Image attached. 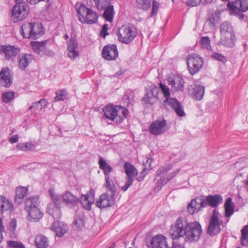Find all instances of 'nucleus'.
Returning a JSON list of instances; mask_svg holds the SVG:
<instances>
[{
  "label": "nucleus",
  "instance_id": "nucleus-1",
  "mask_svg": "<svg viewBox=\"0 0 248 248\" xmlns=\"http://www.w3.org/2000/svg\"><path fill=\"white\" fill-rule=\"evenodd\" d=\"M104 116L116 123H121L126 117L128 110L120 106L107 105L103 109Z\"/></svg>",
  "mask_w": 248,
  "mask_h": 248
},
{
  "label": "nucleus",
  "instance_id": "nucleus-2",
  "mask_svg": "<svg viewBox=\"0 0 248 248\" xmlns=\"http://www.w3.org/2000/svg\"><path fill=\"white\" fill-rule=\"evenodd\" d=\"M220 41L227 47H232L236 41L233 27L229 22L225 21L220 26Z\"/></svg>",
  "mask_w": 248,
  "mask_h": 248
},
{
  "label": "nucleus",
  "instance_id": "nucleus-3",
  "mask_svg": "<svg viewBox=\"0 0 248 248\" xmlns=\"http://www.w3.org/2000/svg\"><path fill=\"white\" fill-rule=\"evenodd\" d=\"M159 88L164 97H165V105H168L171 107L178 116H184L185 113L183 107L176 99L170 97V88L162 82L159 83Z\"/></svg>",
  "mask_w": 248,
  "mask_h": 248
},
{
  "label": "nucleus",
  "instance_id": "nucleus-4",
  "mask_svg": "<svg viewBox=\"0 0 248 248\" xmlns=\"http://www.w3.org/2000/svg\"><path fill=\"white\" fill-rule=\"evenodd\" d=\"M190 223L185 217L178 218L171 227L170 233L171 238L173 240L179 239L181 237L184 238Z\"/></svg>",
  "mask_w": 248,
  "mask_h": 248
},
{
  "label": "nucleus",
  "instance_id": "nucleus-5",
  "mask_svg": "<svg viewBox=\"0 0 248 248\" xmlns=\"http://www.w3.org/2000/svg\"><path fill=\"white\" fill-rule=\"evenodd\" d=\"M77 11L78 19L81 23L93 24L97 22V14L85 5H80L78 7L77 6Z\"/></svg>",
  "mask_w": 248,
  "mask_h": 248
},
{
  "label": "nucleus",
  "instance_id": "nucleus-6",
  "mask_svg": "<svg viewBox=\"0 0 248 248\" xmlns=\"http://www.w3.org/2000/svg\"><path fill=\"white\" fill-rule=\"evenodd\" d=\"M221 215L218 210L214 209L210 218L207 233L211 236L218 234L221 231V226L223 221L220 218Z\"/></svg>",
  "mask_w": 248,
  "mask_h": 248
},
{
  "label": "nucleus",
  "instance_id": "nucleus-7",
  "mask_svg": "<svg viewBox=\"0 0 248 248\" xmlns=\"http://www.w3.org/2000/svg\"><path fill=\"white\" fill-rule=\"evenodd\" d=\"M118 40L123 43H131L137 36L135 28L131 25L122 26L117 32Z\"/></svg>",
  "mask_w": 248,
  "mask_h": 248
},
{
  "label": "nucleus",
  "instance_id": "nucleus-8",
  "mask_svg": "<svg viewBox=\"0 0 248 248\" xmlns=\"http://www.w3.org/2000/svg\"><path fill=\"white\" fill-rule=\"evenodd\" d=\"M188 70L189 73L193 75L197 73L202 66L203 61L198 54L192 53L186 59Z\"/></svg>",
  "mask_w": 248,
  "mask_h": 248
},
{
  "label": "nucleus",
  "instance_id": "nucleus-9",
  "mask_svg": "<svg viewBox=\"0 0 248 248\" xmlns=\"http://www.w3.org/2000/svg\"><path fill=\"white\" fill-rule=\"evenodd\" d=\"M184 237L185 241L193 242L198 241L202 233L200 224L196 221L191 222L187 232Z\"/></svg>",
  "mask_w": 248,
  "mask_h": 248
},
{
  "label": "nucleus",
  "instance_id": "nucleus-10",
  "mask_svg": "<svg viewBox=\"0 0 248 248\" xmlns=\"http://www.w3.org/2000/svg\"><path fill=\"white\" fill-rule=\"evenodd\" d=\"M124 172L126 174L124 185L121 187V189L125 191L132 184L134 178L137 175L138 171L135 167L130 163L126 162L124 165Z\"/></svg>",
  "mask_w": 248,
  "mask_h": 248
},
{
  "label": "nucleus",
  "instance_id": "nucleus-11",
  "mask_svg": "<svg viewBox=\"0 0 248 248\" xmlns=\"http://www.w3.org/2000/svg\"><path fill=\"white\" fill-rule=\"evenodd\" d=\"M227 6L232 15H236L240 12H245L248 10V2L245 0H235L232 2H229Z\"/></svg>",
  "mask_w": 248,
  "mask_h": 248
},
{
  "label": "nucleus",
  "instance_id": "nucleus-12",
  "mask_svg": "<svg viewBox=\"0 0 248 248\" xmlns=\"http://www.w3.org/2000/svg\"><path fill=\"white\" fill-rule=\"evenodd\" d=\"M114 195L107 191L100 196L95 202V205L99 208H105L112 206L114 204Z\"/></svg>",
  "mask_w": 248,
  "mask_h": 248
},
{
  "label": "nucleus",
  "instance_id": "nucleus-13",
  "mask_svg": "<svg viewBox=\"0 0 248 248\" xmlns=\"http://www.w3.org/2000/svg\"><path fill=\"white\" fill-rule=\"evenodd\" d=\"M27 7L28 5L15 4L12 11V16L15 23L23 20L27 16Z\"/></svg>",
  "mask_w": 248,
  "mask_h": 248
},
{
  "label": "nucleus",
  "instance_id": "nucleus-14",
  "mask_svg": "<svg viewBox=\"0 0 248 248\" xmlns=\"http://www.w3.org/2000/svg\"><path fill=\"white\" fill-rule=\"evenodd\" d=\"M206 206H207V202L205 199L198 197L191 201L187 205V210L190 214L192 215L195 212H199Z\"/></svg>",
  "mask_w": 248,
  "mask_h": 248
},
{
  "label": "nucleus",
  "instance_id": "nucleus-15",
  "mask_svg": "<svg viewBox=\"0 0 248 248\" xmlns=\"http://www.w3.org/2000/svg\"><path fill=\"white\" fill-rule=\"evenodd\" d=\"M168 130L166 121L165 120H156L149 127L150 132L154 135H159Z\"/></svg>",
  "mask_w": 248,
  "mask_h": 248
},
{
  "label": "nucleus",
  "instance_id": "nucleus-16",
  "mask_svg": "<svg viewBox=\"0 0 248 248\" xmlns=\"http://www.w3.org/2000/svg\"><path fill=\"white\" fill-rule=\"evenodd\" d=\"M168 84L174 91L182 92L184 91L185 81L183 78L179 75L168 77Z\"/></svg>",
  "mask_w": 248,
  "mask_h": 248
},
{
  "label": "nucleus",
  "instance_id": "nucleus-17",
  "mask_svg": "<svg viewBox=\"0 0 248 248\" xmlns=\"http://www.w3.org/2000/svg\"><path fill=\"white\" fill-rule=\"evenodd\" d=\"M60 201L63 202L66 206L73 208L76 206L79 202L78 198L69 191H66L62 194L60 195Z\"/></svg>",
  "mask_w": 248,
  "mask_h": 248
},
{
  "label": "nucleus",
  "instance_id": "nucleus-18",
  "mask_svg": "<svg viewBox=\"0 0 248 248\" xmlns=\"http://www.w3.org/2000/svg\"><path fill=\"white\" fill-rule=\"evenodd\" d=\"M94 191L90 189L86 194H82L79 202L83 208L87 210L91 209L92 204L94 201Z\"/></svg>",
  "mask_w": 248,
  "mask_h": 248
},
{
  "label": "nucleus",
  "instance_id": "nucleus-19",
  "mask_svg": "<svg viewBox=\"0 0 248 248\" xmlns=\"http://www.w3.org/2000/svg\"><path fill=\"white\" fill-rule=\"evenodd\" d=\"M39 206V197L36 196L32 197V221H39L43 217V213Z\"/></svg>",
  "mask_w": 248,
  "mask_h": 248
},
{
  "label": "nucleus",
  "instance_id": "nucleus-20",
  "mask_svg": "<svg viewBox=\"0 0 248 248\" xmlns=\"http://www.w3.org/2000/svg\"><path fill=\"white\" fill-rule=\"evenodd\" d=\"M150 248H168L167 238L162 234L154 236L148 245Z\"/></svg>",
  "mask_w": 248,
  "mask_h": 248
},
{
  "label": "nucleus",
  "instance_id": "nucleus-21",
  "mask_svg": "<svg viewBox=\"0 0 248 248\" xmlns=\"http://www.w3.org/2000/svg\"><path fill=\"white\" fill-rule=\"evenodd\" d=\"M13 75L8 67H3L0 72V82L2 86L9 87L12 83Z\"/></svg>",
  "mask_w": 248,
  "mask_h": 248
},
{
  "label": "nucleus",
  "instance_id": "nucleus-22",
  "mask_svg": "<svg viewBox=\"0 0 248 248\" xmlns=\"http://www.w3.org/2000/svg\"><path fill=\"white\" fill-rule=\"evenodd\" d=\"M118 56L117 46L115 45H109L105 46L102 50L103 57L108 61L115 60Z\"/></svg>",
  "mask_w": 248,
  "mask_h": 248
},
{
  "label": "nucleus",
  "instance_id": "nucleus-23",
  "mask_svg": "<svg viewBox=\"0 0 248 248\" xmlns=\"http://www.w3.org/2000/svg\"><path fill=\"white\" fill-rule=\"evenodd\" d=\"M0 51L3 53L7 60L12 59L16 57L20 52L19 47L14 46H1Z\"/></svg>",
  "mask_w": 248,
  "mask_h": 248
},
{
  "label": "nucleus",
  "instance_id": "nucleus-24",
  "mask_svg": "<svg viewBox=\"0 0 248 248\" xmlns=\"http://www.w3.org/2000/svg\"><path fill=\"white\" fill-rule=\"evenodd\" d=\"M158 90L155 86H152L147 91L143 98V101L146 104H153L158 100Z\"/></svg>",
  "mask_w": 248,
  "mask_h": 248
},
{
  "label": "nucleus",
  "instance_id": "nucleus-25",
  "mask_svg": "<svg viewBox=\"0 0 248 248\" xmlns=\"http://www.w3.org/2000/svg\"><path fill=\"white\" fill-rule=\"evenodd\" d=\"M51 230L56 233L57 236L61 237L67 232L68 228L67 226L62 222L56 221L52 224Z\"/></svg>",
  "mask_w": 248,
  "mask_h": 248
},
{
  "label": "nucleus",
  "instance_id": "nucleus-26",
  "mask_svg": "<svg viewBox=\"0 0 248 248\" xmlns=\"http://www.w3.org/2000/svg\"><path fill=\"white\" fill-rule=\"evenodd\" d=\"M78 45L73 38H70L67 44L68 56L71 59H75L78 55Z\"/></svg>",
  "mask_w": 248,
  "mask_h": 248
},
{
  "label": "nucleus",
  "instance_id": "nucleus-27",
  "mask_svg": "<svg viewBox=\"0 0 248 248\" xmlns=\"http://www.w3.org/2000/svg\"><path fill=\"white\" fill-rule=\"evenodd\" d=\"M204 87L200 85H195L189 90V93L197 100L202 99L204 93Z\"/></svg>",
  "mask_w": 248,
  "mask_h": 248
},
{
  "label": "nucleus",
  "instance_id": "nucleus-28",
  "mask_svg": "<svg viewBox=\"0 0 248 248\" xmlns=\"http://www.w3.org/2000/svg\"><path fill=\"white\" fill-rule=\"evenodd\" d=\"M61 201L59 200V202L58 204L53 203L48 204L47 207V212L53 217L54 218L58 219L61 216V213L60 208V204Z\"/></svg>",
  "mask_w": 248,
  "mask_h": 248
},
{
  "label": "nucleus",
  "instance_id": "nucleus-29",
  "mask_svg": "<svg viewBox=\"0 0 248 248\" xmlns=\"http://www.w3.org/2000/svg\"><path fill=\"white\" fill-rule=\"evenodd\" d=\"M45 33V29L40 22L32 23V39L38 38Z\"/></svg>",
  "mask_w": 248,
  "mask_h": 248
},
{
  "label": "nucleus",
  "instance_id": "nucleus-30",
  "mask_svg": "<svg viewBox=\"0 0 248 248\" xmlns=\"http://www.w3.org/2000/svg\"><path fill=\"white\" fill-rule=\"evenodd\" d=\"M205 200L207 202V205H208L212 207H216L222 202L223 199L220 195L215 194L207 196Z\"/></svg>",
  "mask_w": 248,
  "mask_h": 248
},
{
  "label": "nucleus",
  "instance_id": "nucleus-31",
  "mask_svg": "<svg viewBox=\"0 0 248 248\" xmlns=\"http://www.w3.org/2000/svg\"><path fill=\"white\" fill-rule=\"evenodd\" d=\"M47 42V41L42 42L32 41V49L38 54H45L46 53V44Z\"/></svg>",
  "mask_w": 248,
  "mask_h": 248
},
{
  "label": "nucleus",
  "instance_id": "nucleus-32",
  "mask_svg": "<svg viewBox=\"0 0 248 248\" xmlns=\"http://www.w3.org/2000/svg\"><path fill=\"white\" fill-rule=\"evenodd\" d=\"M14 206L12 202L4 196H0V211H12Z\"/></svg>",
  "mask_w": 248,
  "mask_h": 248
},
{
  "label": "nucleus",
  "instance_id": "nucleus-33",
  "mask_svg": "<svg viewBox=\"0 0 248 248\" xmlns=\"http://www.w3.org/2000/svg\"><path fill=\"white\" fill-rule=\"evenodd\" d=\"M28 192V188L24 186L17 187L16 189L15 202L20 204Z\"/></svg>",
  "mask_w": 248,
  "mask_h": 248
},
{
  "label": "nucleus",
  "instance_id": "nucleus-34",
  "mask_svg": "<svg viewBox=\"0 0 248 248\" xmlns=\"http://www.w3.org/2000/svg\"><path fill=\"white\" fill-rule=\"evenodd\" d=\"M98 164L99 168L103 171L105 177L110 176V173L112 171L113 168L104 158L101 157H99Z\"/></svg>",
  "mask_w": 248,
  "mask_h": 248
},
{
  "label": "nucleus",
  "instance_id": "nucleus-35",
  "mask_svg": "<svg viewBox=\"0 0 248 248\" xmlns=\"http://www.w3.org/2000/svg\"><path fill=\"white\" fill-rule=\"evenodd\" d=\"M31 55L28 54H22L18 58V66L20 69L24 70L28 65Z\"/></svg>",
  "mask_w": 248,
  "mask_h": 248
},
{
  "label": "nucleus",
  "instance_id": "nucleus-36",
  "mask_svg": "<svg viewBox=\"0 0 248 248\" xmlns=\"http://www.w3.org/2000/svg\"><path fill=\"white\" fill-rule=\"evenodd\" d=\"M224 208L225 216L226 217H229L233 215L234 210V204L232 202V199L231 198L229 197L227 199L224 204Z\"/></svg>",
  "mask_w": 248,
  "mask_h": 248
},
{
  "label": "nucleus",
  "instance_id": "nucleus-37",
  "mask_svg": "<svg viewBox=\"0 0 248 248\" xmlns=\"http://www.w3.org/2000/svg\"><path fill=\"white\" fill-rule=\"evenodd\" d=\"M35 245L37 248H46L49 246L48 239L44 235H38L34 241Z\"/></svg>",
  "mask_w": 248,
  "mask_h": 248
},
{
  "label": "nucleus",
  "instance_id": "nucleus-38",
  "mask_svg": "<svg viewBox=\"0 0 248 248\" xmlns=\"http://www.w3.org/2000/svg\"><path fill=\"white\" fill-rule=\"evenodd\" d=\"M20 32L25 38H30L31 37V23H25L21 27Z\"/></svg>",
  "mask_w": 248,
  "mask_h": 248
},
{
  "label": "nucleus",
  "instance_id": "nucleus-39",
  "mask_svg": "<svg viewBox=\"0 0 248 248\" xmlns=\"http://www.w3.org/2000/svg\"><path fill=\"white\" fill-rule=\"evenodd\" d=\"M103 17L105 19L109 22H111L113 20V17L114 14L113 6L111 5L108 7L104 9Z\"/></svg>",
  "mask_w": 248,
  "mask_h": 248
},
{
  "label": "nucleus",
  "instance_id": "nucleus-40",
  "mask_svg": "<svg viewBox=\"0 0 248 248\" xmlns=\"http://www.w3.org/2000/svg\"><path fill=\"white\" fill-rule=\"evenodd\" d=\"M153 162V159L151 158H147L146 159V162H143V170L141 172V174L142 175V177L139 176L137 178V180L138 181H141L142 180L143 178L147 174V172H146V170L147 169H151V164Z\"/></svg>",
  "mask_w": 248,
  "mask_h": 248
},
{
  "label": "nucleus",
  "instance_id": "nucleus-41",
  "mask_svg": "<svg viewBox=\"0 0 248 248\" xmlns=\"http://www.w3.org/2000/svg\"><path fill=\"white\" fill-rule=\"evenodd\" d=\"M150 6V0H136V7L137 9L147 11L149 9Z\"/></svg>",
  "mask_w": 248,
  "mask_h": 248
},
{
  "label": "nucleus",
  "instance_id": "nucleus-42",
  "mask_svg": "<svg viewBox=\"0 0 248 248\" xmlns=\"http://www.w3.org/2000/svg\"><path fill=\"white\" fill-rule=\"evenodd\" d=\"M105 186L107 191L109 192V193L113 194V195H114L116 188L113 182L110 179V176L105 177Z\"/></svg>",
  "mask_w": 248,
  "mask_h": 248
},
{
  "label": "nucleus",
  "instance_id": "nucleus-43",
  "mask_svg": "<svg viewBox=\"0 0 248 248\" xmlns=\"http://www.w3.org/2000/svg\"><path fill=\"white\" fill-rule=\"evenodd\" d=\"M56 96L54 98L55 102L63 101L67 98L68 93L65 90H60L56 92Z\"/></svg>",
  "mask_w": 248,
  "mask_h": 248
},
{
  "label": "nucleus",
  "instance_id": "nucleus-44",
  "mask_svg": "<svg viewBox=\"0 0 248 248\" xmlns=\"http://www.w3.org/2000/svg\"><path fill=\"white\" fill-rule=\"evenodd\" d=\"M241 241L243 246L248 245V225H245L241 230Z\"/></svg>",
  "mask_w": 248,
  "mask_h": 248
},
{
  "label": "nucleus",
  "instance_id": "nucleus-45",
  "mask_svg": "<svg viewBox=\"0 0 248 248\" xmlns=\"http://www.w3.org/2000/svg\"><path fill=\"white\" fill-rule=\"evenodd\" d=\"M111 5L110 0H97L96 2V8L99 11H103Z\"/></svg>",
  "mask_w": 248,
  "mask_h": 248
},
{
  "label": "nucleus",
  "instance_id": "nucleus-46",
  "mask_svg": "<svg viewBox=\"0 0 248 248\" xmlns=\"http://www.w3.org/2000/svg\"><path fill=\"white\" fill-rule=\"evenodd\" d=\"M201 45L202 48L209 50L211 49L210 39L209 37H202L201 40Z\"/></svg>",
  "mask_w": 248,
  "mask_h": 248
},
{
  "label": "nucleus",
  "instance_id": "nucleus-47",
  "mask_svg": "<svg viewBox=\"0 0 248 248\" xmlns=\"http://www.w3.org/2000/svg\"><path fill=\"white\" fill-rule=\"evenodd\" d=\"M15 96V93L13 92H7L2 94V101L5 103H9L13 100Z\"/></svg>",
  "mask_w": 248,
  "mask_h": 248
},
{
  "label": "nucleus",
  "instance_id": "nucleus-48",
  "mask_svg": "<svg viewBox=\"0 0 248 248\" xmlns=\"http://www.w3.org/2000/svg\"><path fill=\"white\" fill-rule=\"evenodd\" d=\"M48 192L52 202L54 203L58 204L59 202V200H60V195L55 194L54 188H50L49 189Z\"/></svg>",
  "mask_w": 248,
  "mask_h": 248
},
{
  "label": "nucleus",
  "instance_id": "nucleus-49",
  "mask_svg": "<svg viewBox=\"0 0 248 248\" xmlns=\"http://www.w3.org/2000/svg\"><path fill=\"white\" fill-rule=\"evenodd\" d=\"M8 248H25L24 246L21 243L15 241H9Z\"/></svg>",
  "mask_w": 248,
  "mask_h": 248
},
{
  "label": "nucleus",
  "instance_id": "nucleus-50",
  "mask_svg": "<svg viewBox=\"0 0 248 248\" xmlns=\"http://www.w3.org/2000/svg\"><path fill=\"white\" fill-rule=\"evenodd\" d=\"M47 102L46 99H42L37 103L34 104L33 106H32V108L36 106L37 109L41 110L43 107H46L47 105Z\"/></svg>",
  "mask_w": 248,
  "mask_h": 248
},
{
  "label": "nucleus",
  "instance_id": "nucleus-51",
  "mask_svg": "<svg viewBox=\"0 0 248 248\" xmlns=\"http://www.w3.org/2000/svg\"><path fill=\"white\" fill-rule=\"evenodd\" d=\"M159 4L156 0H154L152 3V13L151 16H155L158 12Z\"/></svg>",
  "mask_w": 248,
  "mask_h": 248
},
{
  "label": "nucleus",
  "instance_id": "nucleus-52",
  "mask_svg": "<svg viewBox=\"0 0 248 248\" xmlns=\"http://www.w3.org/2000/svg\"><path fill=\"white\" fill-rule=\"evenodd\" d=\"M17 222L16 218H12L8 226V230L11 232L14 233L16 229Z\"/></svg>",
  "mask_w": 248,
  "mask_h": 248
},
{
  "label": "nucleus",
  "instance_id": "nucleus-53",
  "mask_svg": "<svg viewBox=\"0 0 248 248\" xmlns=\"http://www.w3.org/2000/svg\"><path fill=\"white\" fill-rule=\"evenodd\" d=\"M25 204V210L28 213L29 217H30L31 215V197L27 198Z\"/></svg>",
  "mask_w": 248,
  "mask_h": 248
},
{
  "label": "nucleus",
  "instance_id": "nucleus-54",
  "mask_svg": "<svg viewBox=\"0 0 248 248\" xmlns=\"http://www.w3.org/2000/svg\"><path fill=\"white\" fill-rule=\"evenodd\" d=\"M213 58L215 59L220 61L223 63L227 61V58L220 53H213L212 55Z\"/></svg>",
  "mask_w": 248,
  "mask_h": 248
},
{
  "label": "nucleus",
  "instance_id": "nucleus-55",
  "mask_svg": "<svg viewBox=\"0 0 248 248\" xmlns=\"http://www.w3.org/2000/svg\"><path fill=\"white\" fill-rule=\"evenodd\" d=\"M31 146V144L29 143H19L16 145V147L23 151H28L30 150Z\"/></svg>",
  "mask_w": 248,
  "mask_h": 248
},
{
  "label": "nucleus",
  "instance_id": "nucleus-56",
  "mask_svg": "<svg viewBox=\"0 0 248 248\" xmlns=\"http://www.w3.org/2000/svg\"><path fill=\"white\" fill-rule=\"evenodd\" d=\"M202 1V0H187L186 5L189 7H195L199 5Z\"/></svg>",
  "mask_w": 248,
  "mask_h": 248
},
{
  "label": "nucleus",
  "instance_id": "nucleus-57",
  "mask_svg": "<svg viewBox=\"0 0 248 248\" xmlns=\"http://www.w3.org/2000/svg\"><path fill=\"white\" fill-rule=\"evenodd\" d=\"M108 28V25L104 24L103 26L101 31V35L104 37H105L106 35L108 34L107 32V30Z\"/></svg>",
  "mask_w": 248,
  "mask_h": 248
},
{
  "label": "nucleus",
  "instance_id": "nucleus-58",
  "mask_svg": "<svg viewBox=\"0 0 248 248\" xmlns=\"http://www.w3.org/2000/svg\"><path fill=\"white\" fill-rule=\"evenodd\" d=\"M170 170V168L167 169L166 168L164 167H160L159 168V169L156 171V174L157 175H160L164 173H166L169 170Z\"/></svg>",
  "mask_w": 248,
  "mask_h": 248
},
{
  "label": "nucleus",
  "instance_id": "nucleus-59",
  "mask_svg": "<svg viewBox=\"0 0 248 248\" xmlns=\"http://www.w3.org/2000/svg\"><path fill=\"white\" fill-rule=\"evenodd\" d=\"M16 2V4L28 5L26 1L28 3H31V0H15Z\"/></svg>",
  "mask_w": 248,
  "mask_h": 248
},
{
  "label": "nucleus",
  "instance_id": "nucleus-60",
  "mask_svg": "<svg viewBox=\"0 0 248 248\" xmlns=\"http://www.w3.org/2000/svg\"><path fill=\"white\" fill-rule=\"evenodd\" d=\"M9 141L11 143H14L18 141V136L17 135H15L12 136L10 139H9Z\"/></svg>",
  "mask_w": 248,
  "mask_h": 248
},
{
  "label": "nucleus",
  "instance_id": "nucleus-61",
  "mask_svg": "<svg viewBox=\"0 0 248 248\" xmlns=\"http://www.w3.org/2000/svg\"><path fill=\"white\" fill-rule=\"evenodd\" d=\"M217 0H204L202 2V4L203 5H206L213 2H215Z\"/></svg>",
  "mask_w": 248,
  "mask_h": 248
},
{
  "label": "nucleus",
  "instance_id": "nucleus-62",
  "mask_svg": "<svg viewBox=\"0 0 248 248\" xmlns=\"http://www.w3.org/2000/svg\"><path fill=\"white\" fill-rule=\"evenodd\" d=\"M179 171V170H177V171H176V172H174L170 174V175H171V176H169V177H168L167 178V181H166L165 182V183L166 184V183H167V182H168V181H170L171 179H172V177H173V176H174V175H175L177 173H178Z\"/></svg>",
  "mask_w": 248,
  "mask_h": 248
},
{
  "label": "nucleus",
  "instance_id": "nucleus-63",
  "mask_svg": "<svg viewBox=\"0 0 248 248\" xmlns=\"http://www.w3.org/2000/svg\"><path fill=\"white\" fill-rule=\"evenodd\" d=\"M87 1L89 5L92 6L93 4H94L96 6L97 0H87Z\"/></svg>",
  "mask_w": 248,
  "mask_h": 248
},
{
  "label": "nucleus",
  "instance_id": "nucleus-64",
  "mask_svg": "<svg viewBox=\"0 0 248 248\" xmlns=\"http://www.w3.org/2000/svg\"><path fill=\"white\" fill-rule=\"evenodd\" d=\"M0 230L3 232L4 231V227L2 223V219L0 217Z\"/></svg>",
  "mask_w": 248,
  "mask_h": 248
}]
</instances>
